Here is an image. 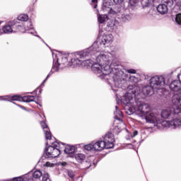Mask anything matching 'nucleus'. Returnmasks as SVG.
Segmentation results:
<instances>
[{"label": "nucleus", "mask_w": 181, "mask_h": 181, "mask_svg": "<svg viewBox=\"0 0 181 181\" xmlns=\"http://www.w3.org/2000/svg\"><path fill=\"white\" fill-rule=\"evenodd\" d=\"M98 0H92L93 4H97Z\"/></svg>", "instance_id": "obj_43"}, {"label": "nucleus", "mask_w": 181, "mask_h": 181, "mask_svg": "<svg viewBox=\"0 0 181 181\" xmlns=\"http://www.w3.org/2000/svg\"><path fill=\"white\" fill-rule=\"evenodd\" d=\"M42 181H52L50 180V176L49 175V173H45L42 175Z\"/></svg>", "instance_id": "obj_27"}, {"label": "nucleus", "mask_w": 181, "mask_h": 181, "mask_svg": "<svg viewBox=\"0 0 181 181\" xmlns=\"http://www.w3.org/2000/svg\"><path fill=\"white\" fill-rule=\"evenodd\" d=\"M66 173L69 177H70V179H71L72 180H74V177L76 176V174L74 171H73V170H66Z\"/></svg>", "instance_id": "obj_25"}, {"label": "nucleus", "mask_w": 181, "mask_h": 181, "mask_svg": "<svg viewBox=\"0 0 181 181\" xmlns=\"http://www.w3.org/2000/svg\"><path fill=\"white\" fill-rule=\"evenodd\" d=\"M45 166H47V167L52 166V164H51L50 163H49V162H47V163H45Z\"/></svg>", "instance_id": "obj_41"}, {"label": "nucleus", "mask_w": 181, "mask_h": 181, "mask_svg": "<svg viewBox=\"0 0 181 181\" xmlns=\"http://www.w3.org/2000/svg\"><path fill=\"white\" fill-rule=\"evenodd\" d=\"M78 179H81V177H78Z\"/></svg>", "instance_id": "obj_46"}, {"label": "nucleus", "mask_w": 181, "mask_h": 181, "mask_svg": "<svg viewBox=\"0 0 181 181\" xmlns=\"http://www.w3.org/2000/svg\"><path fill=\"white\" fill-rule=\"evenodd\" d=\"M42 175H43V173H42V171L35 170L33 173V177H34V179H40V177H42Z\"/></svg>", "instance_id": "obj_23"}, {"label": "nucleus", "mask_w": 181, "mask_h": 181, "mask_svg": "<svg viewBox=\"0 0 181 181\" xmlns=\"http://www.w3.org/2000/svg\"><path fill=\"white\" fill-rule=\"evenodd\" d=\"M61 164H62V166H66V165H67V163L63 162Z\"/></svg>", "instance_id": "obj_42"}, {"label": "nucleus", "mask_w": 181, "mask_h": 181, "mask_svg": "<svg viewBox=\"0 0 181 181\" xmlns=\"http://www.w3.org/2000/svg\"><path fill=\"white\" fill-rule=\"evenodd\" d=\"M112 39H114L112 35H103L101 37L98 38L89 48L71 54V62L74 66H84V67L91 66L92 71L98 77L102 79L105 78V80L110 78V74L112 76L111 66H113L116 72L112 76L113 83L112 88L114 91H117V89H114V87L119 88L122 85V81H124V71L121 70V65H116L115 63L111 64L110 53L101 52L97 54V53H100L103 50V47L112 43ZM94 54H96L95 57L97 62L91 59L83 60L84 57L94 56Z\"/></svg>", "instance_id": "obj_1"}, {"label": "nucleus", "mask_w": 181, "mask_h": 181, "mask_svg": "<svg viewBox=\"0 0 181 181\" xmlns=\"http://www.w3.org/2000/svg\"><path fill=\"white\" fill-rule=\"evenodd\" d=\"M76 160H78V162L81 161V160H84V159H86V156L83 153H79L77 154L76 156Z\"/></svg>", "instance_id": "obj_26"}, {"label": "nucleus", "mask_w": 181, "mask_h": 181, "mask_svg": "<svg viewBox=\"0 0 181 181\" xmlns=\"http://www.w3.org/2000/svg\"><path fill=\"white\" fill-rule=\"evenodd\" d=\"M153 90H155L151 85L144 86L141 89V93L144 95H152L153 94Z\"/></svg>", "instance_id": "obj_13"}, {"label": "nucleus", "mask_w": 181, "mask_h": 181, "mask_svg": "<svg viewBox=\"0 0 181 181\" xmlns=\"http://www.w3.org/2000/svg\"><path fill=\"white\" fill-rule=\"evenodd\" d=\"M93 144L94 151H103V149H107V146L103 140H99Z\"/></svg>", "instance_id": "obj_12"}, {"label": "nucleus", "mask_w": 181, "mask_h": 181, "mask_svg": "<svg viewBox=\"0 0 181 181\" xmlns=\"http://www.w3.org/2000/svg\"><path fill=\"white\" fill-rule=\"evenodd\" d=\"M60 144L64 145V144L62 142L54 141L52 144L51 146H49L46 148L45 151V158L48 159H52L53 158H57L61 153L60 152Z\"/></svg>", "instance_id": "obj_6"}, {"label": "nucleus", "mask_w": 181, "mask_h": 181, "mask_svg": "<svg viewBox=\"0 0 181 181\" xmlns=\"http://www.w3.org/2000/svg\"><path fill=\"white\" fill-rule=\"evenodd\" d=\"M29 20V16L28 14H21L18 17V21H21V22H27Z\"/></svg>", "instance_id": "obj_20"}, {"label": "nucleus", "mask_w": 181, "mask_h": 181, "mask_svg": "<svg viewBox=\"0 0 181 181\" xmlns=\"http://www.w3.org/2000/svg\"><path fill=\"white\" fill-rule=\"evenodd\" d=\"M99 28H100V30H99V32L100 33L101 32V25H99Z\"/></svg>", "instance_id": "obj_45"}, {"label": "nucleus", "mask_w": 181, "mask_h": 181, "mask_svg": "<svg viewBox=\"0 0 181 181\" xmlns=\"http://www.w3.org/2000/svg\"><path fill=\"white\" fill-rule=\"evenodd\" d=\"M136 135H138V131L134 130V131L133 132V134H132L133 138L135 137V136H136Z\"/></svg>", "instance_id": "obj_40"}, {"label": "nucleus", "mask_w": 181, "mask_h": 181, "mask_svg": "<svg viewBox=\"0 0 181 181\" xmlns=\"http://www.w3.org/2000/svg\"><path fill=\"white\" fill-rule=\"evenodd\" d=\"M126 71L129 74H136V70L134 69H127Z\"/></svg>", "instance_id": "obj_35"}, {"label": "nucleus", "mask_w": 181, "mask_h": 181, "mask_svg": "<svg viewBox=\"0 0 181 181\" xmlns=\"http://www.w3.org/2000/svg\"><path fill=\"white\" fill-rule=\"evenodd\" d=\"M132 112H135L142 119H145L148 124H153L154 127H157L159 129L163 127V119L160 118L159 115L151 112V106L148 103L141 102L136 100V107L134 110L127 114L131 115Z\"/></svg>", "instance_id": "obj_2"}, {"label": "nucleus", "mask_w": 181, "mask_h": 181, "mask_svg": "<svg viewBox=\"0 0 181 181\" xmlns=\"http://www.w3.org/2000/svg\"><path fill=\"white\" fill-rule=\"evenodd\" d=\"M129 4L131 6H135L138 4V0H129Z\"/></svg>", "instance_id": "obj_36"}, {"label": "nucleus", "mask_w": 181, "mask_h": 181, "mask_svg": "<svg viewBox=\"0 0 181 181\" xmlns=\"http://www.w3.org/2000/svg\"><path fill=\"white\" fill-rule=\"evenodd\" d=\"M157 11L159 13H160L161 15H165L166 14V13L168 12V5L165 4H159L158 6H157Z\"/></svg>", "instance_id": "obj_15"}, {"label": "nucleus", "mask_w": 181, "mask_h": 181, "mask_svg": "<svg viewBox=\"0 0 181 181\" xmlns=\"http://www.w3.org/2000/svg\"><path fill=\"white\" fill-rule=\"evenodd\" d=\"M64 152L68 155H73L76 152V148L73 146L68 145L66 146Z\"/></svg>", "instance_id": "obj_17"}, {"label": "nucleus", "mask_w": 181, "mask_h": 181, "mask_svg": "<svg viewBox=\"0 0 181 181\" xmlns=\"http://www.w3.org/2000/svg\"><path fill=\"white\" fill-rule=\"evenodd\" d=\"M48 144L47 143H46V145H47Z\"/></svg>", "instance_id": "obj_52"}, {"label": "nucleus", "mask_w": 181, "mask_h": 181, "mask_svg": "<svg viewBox=\"0 0 181 181\" xmlns=\"http://www.w3.org/2000/svg\"><path fill=\"white\" fill-rule=\"evenodd\" d=\"M110 13L115 16L116 20H119V22H127V21L131 20V16L125 13V8H124L119 9L117 11L111 9Z\"/></svg>", "instance_id": "obj_9"}, {"label": "nucleus", "mask_w": 181, "mask_h": 181, "mask_svg": "<svg viewBox=\"0 0 181 181\" xmlns=\"http://www.w3.org/2000/svg\"><path fill=\"white\" fill-rule=\"evenodd\" d=\"M124 103L129 104L132 98H134V96H132V94H131L130 93H127L124 95Z\"/></svg>", "instance_id": "obj_18"}, {"label": "nucleus", "mask_w": 181, "mask_h": 181, "mask_svg": "<svg viewBox=\"0 0 181 181\" xmlns=\"http://www.w3.org/2000/svg\"><path fill=\"white\" fill-rule=\"evenodd\" d=\"M28 33H30L31 35H35V33H33V32H28Z\"/></svg>", "instance_id": "obj_44"}, {"label": "nucleus", "mask_w": 181, "mask_h": 181, "mask_svg": "<svg viewBox=\"0 0 181 181\" xmlns=\"http://www.w3.org/2000/svg\"><path fill=\"white\" fill-rule=\"evenodd\" d=\"M177 117H180V114L177 115L174 118H171L170 120H164L163 122V128H172L176 129V128H180L181 119Z\"/></svg>", "instance_id": "obj_8"}, {"label": "nucleus", "mask_w": 181, "mask_h": 181, "mask_svg": "<svg viewBox=\"0 0 181 181\" xmlns=\"http://www.w3.org/2000/svg\"><path fill=\"white\" fill-rule=\"evenodd\" d=\"M103 141L106 146V149L114 148V142H115L114 134L112 133H107L103 137Z\"/></svg>", "instance_id": "obj_10"}, {"label": "nucleus", "mask_w": 181, "mask_h": 181, "mask_svg": "<svg viewBox=\"0 0 181 181\" xmlns=\"http://www.w3.org/2000/svg\"><path fill=\"white\" fill-rule=\"evenodd\" d=\"M173 106L163 109L160 112L161 118L163 119H172L179 115L181 112V94H175L172 98Z\"/></svg>", "instance_id": "obj_3"}, {"label": "nucleus", "mask_w": 181, "mask_h": 181, "mask_svg": "<svg viewBox=\"0 0 181 181\" xmlns=\"http://www.w3.org/2000/svg\"><path fill=\"white\" fill-rule=\"evenodd\" d=\"M130 80H133L134 83H138V78L135 77V76H130Z\"/></svg>", "instance_id": "obj_38"}, {"label": "nucleus", "mask_w": 181, "mask_h": 181, "mask_svg": "<svg viewBox=\"0 0 181 181\" xmlns=\"http://www.w3.org/2000/svg\"><path fill=\"white\" fill-rule=\"evenodd\" d=\"M175 21L177 23V25H180L181 26V13H179L176 16Z\"/></svg>", "instance_id": "obj_32"}, {"label": "nucleus", "mask_w": 181, "mask_h": 181, "mask_svg": "<svg viewBox=\"0 0 181 181\" xmlns=\"http://www.w3.org/2000/svg\"><path fill=\"white\" fill-rule=\"evenodd\" d=\"M25 30H30L33 29V25H32V22H28L27 25H25Z\"/></svg>", "instance_id": "obj_29"}, {"label": "nucleus", "mask_w": 181, "mask_h": 181, "mask_svg": "<svg viewBox=\"0 0 181 181\" xmlns=\"http://www.w3.org/2000/svg\"><path fill=\"white\" fill-rule=\"evenodd\" d=\"M107 19H108L107 15H101L98 17V21L99 23H104V22H105Z\"/></svg>", "instance_id": "obj_24"}, {"label": "nucleus", "mask_w": 181, "mask_h": 181, "mask_svg": "<svg viewBox=\"0 0 181 181\" xmlns=\"http://www.w3.org/2000/svg\"><path fill=\"white\" fill-rule=\"evenodd\" d=\"M115 119L122 122V112L119 110L118 106H115V111L114 112Z\"/></svg>", "instance_id": "obj_14"}, {"label": "nucleus", "mask_w": 181, "mask_h": 181, "mask_svg": "<svg viewBox=\"0 0 181 181\" xmlns=\"http://www.w3.org/2000/svg\"><path fill=\"white\" fill-rule=\"evenodd\" d=\"M67 62H69V59H67V55L66 54H60L59 57H57V61L54 62V64L52 65V68L51 71L48 74L45 80L42 82V84H45L46 81H47V78L52 76L54 73V71H59V66H66Z\"/></svg>", "instance_id": "obj_5"}, {"label": "nucleus", "mask_w": 181, "mask_h": 181, "mask_svg": "<svg viewBox=\"0 0 181 181\" xmlns=\"http://www.w3.org/2000/svg\"><path fill=\"white\" fill-rule=\"evenodd\" d=\"M22 101L24 103H32V101H35V96L33 95H28L22 97Z\"/></svg>", "instance_id": "obj_19"}, {"label": "nucleus", "mask_w": 181, "mask_h": 181, "mask_svg": "<svg viewBox=\"0 0 181 181\" xmlns=\"http://www.w3.org/2000/svg\"><path fill=\"white\" fill-rule=\"evenodd\" d=\"M1 23H2V22L0 21V25H1Z\"/></svg>", "instance_id": "obj_50"}, {"label": "nucleus", "mask_w": 181, "mask_h": 181, "mask_svg": "<svg viewBox=\"0 0 181 181\" xmlns=\"http://www.w3.org/2000/svg\"><path fill=\"white\" fill-rule=\"evenodd\" d=\"M53 57H54V54H52Z\"/></svg>", "instance_id": "obj_48"}, {"label": "nucleus", "mask_w": 181, "mask_h": 181, "mask_svg": "<svg viewBox=\"0 0 181 181\" xmlns=\"http://www.w3.org/2000/svg\"><path fill=\"white\" fill-rule=\"evenodd\" d=\"M35 36H37V37H40L39 35H35Z\"/></svg>", "instance_id": "obj_47"}, {"label": "nucleus", "mask_w": 181, "mask_h": 181, "mask_svg": "<svg viewBox=\"0 0 181 181\" xmlns=\"http://www.w3.org/2000/svg\"><path fill=\"white\" fill-rule=\"evenodd\" d=\"M21 108H23V109H25V107H21Z\"/></svg>", "instance_id": "obj_49"}, {"label": "nucleus", "mask_w": 181, "mask_h": 181, "mask_svg": "<svg viewBox=\"0 0 181 181\" xmlns=\"http://www.w3.org/2000/svg\"><path fill=\"white\" fill-rule=\"evenodd\" d=\"M107 28H112L113 26H115V23L111 20H109V21L107 23Z\"/></svg>", "instance_id": "obj_34"}, {"label": "nucleus", "mask_w": 181, "mask_h": 181, "mask_svg": "<svg viewBox=\"0 0 181 181\" xmlns=\"http://www.w3.org/2000/svg\"><path fill=\"white\" fill-rule=\"evenodd\" d=\"M4 33L11 35V33H18V32H23V26L19 25L17 21H8L2 28Z\"/></svg>", "instance_id": "obj_4"}, {"label": "nucleus", "mask_w": 181, "mask_h": 181, "mask_svg": "<svg viewBox=\"0 0 181 181\" xmlns=\"http://www.w3.org/2000/svg\"><path fill=\"white\" fill-rule=\"evenodd\" d=\"M7 97L8 98H10L11 101H22V96L21 95H15Z\"/></svg>", "instance_id": "obj_22"}, {"label": "nucleus", "mask_w": 181, "mask_h": 181, "mask_svg": "<svg viewBox=\"0 0 181 181\" xmlns=\"http://www.w3.org/2000/svg\"><path fill=\"white\" fill-rule=\"evenodd\" d=\"M83 167V169H88L91 167V163H90V162L88 161H85L82 163Z\"/></svg>", "instance_id": "obj_31"}, {"label": "nucleus", "mask_w": 181, "mask_h": 181, "mask_svg": "<svg viewBox=\"0 0 181 181\" xmlns=\"http://www.w3.org/2000/svg\"><path fill=\"white\" fill-rule=\"evenodd\" d=\"M40 93H42V90H40Z\"/></svg>", "instance_id": "obj_51"}, {"label": "nucleus", "mask_w": 181, "mask_h": 181, "mask_svg": "<svg viewBox=\"0 0 181 181\" xmlns=\"http://www.w3.org/2000/svg\"><path fill=\"white\" fill-rule=\"evenodd\" d=\"M149 84L154 90H160L166 83L163 76H155L151 78Z\"/></svg>", "instance_id": "obj_7"}, {"label": "nucleus", "mask_w": 181, "mask_h": 181, "mask_svg": "<svg viewBox=\"0 0 181 181\" xmlns=\"http://www.w3.org/2000/svg\"><path fill=\"white\" fill-rule=\"evenodd\" d=\"M160 0H142L141 1V5L143 6H153V4H157V2H159Z\"/></svg>", "instance_id": "obj_16"}, {"label": "nucleus", "mask_w": 181, "mask_h": 181, "mask_svg": "<svg viewBox=\"0 0 181 181\" xmlns=\"http://www.w3.org/2000/svg\"><path fill=\"white\" fill-rule=\"evenodd\" d=\"M86 151H93L94 149V144H87L84 146Z\"/></svg>", "instance_id": "obj_30"}, {"label": "nucleus", "mask_w": 181, "mask_h": 181, "mask_svg": "<svg viewBox=\"0 0 181 181\" xmlns=\"http://www.w3.org/2000/svg\"><path fill=\"white\" fill-rule=\"evenodd\" d=\"M126 132L127 133V136H126V139L127 140H131L133 138L132 134L129 133V131H128V129H125Z\"/></svg>", "instance_id": "obj_33"}, {"label": "nucleus", "mask_w": 181, "mask_h": 181, "mask_svg": "<svg viewBox=\"0 0 181 181\" xmlns=\"http://www.w3.org/2000/svg\"><path fill=\"white\" fill-rule=\"evenodd\" d=\"M114 3L116 4V5H118L119 4H122L124 2V0H113Z\"/></svg>", "instance_id": "obj_39"}, {"label": "nucleus", "mask_w": 181, "mask_h": 181, "mask_svg": "<svg viewBox=\"0 0 181 181\" xmlns=\"http://www.w3.org/2000/svg\"><path fill=\"white\" fill-rule=\"evenodd\" d=\"M163 4L167 6H172L173 5V0H162Z\"/></svg>", "instance_id": "obj_28"}, {"label": "nucleus", "mask_w": 181, "mask_h": 181, "mask_svg": "<svg viewBox=\"0 0 181 181\" xmlns=\"http://www.w3.org/2000/svg\"><path fill=\"white\" fill-rule=\"evenodd\" d=\"M40 125L45 132V139H52V132H50V129L46 124L45 121L40 122Z\"/></svg>", "instance_id": "obj_11"}, {"label": "nucleus", "mask_w": 181, "mask_h": 181, "mask_svg": "<svg viewBox=\"0 0 181 181\" xmlns=\"http://www.w3.org/2000/svg\"><path fill=\"white\" fill-rule=\"evenodd\" d=\"M28 176V175H25L24 178L22 177H16L13 178V181H24L25 179H27L28 181H33V178H29Z\"/></svg>", "instance_id": "obj_21"}, {"label": "nucleus", "mask_w": 181, "mask_h": 181, "mask_svg": "<svg viewBox=\"0 0 181 181\" xmlns=\"http://www.w3.org/2000/svg\"><path fill=\"white\" fill-rule=\"evenodd\" d=\"M8 97H9V95L2 96L3 99H1V100H3L4 101H10L11 102V98H9Z\"/></svg>", "instance_id": "obj_37"}]
</instances>
